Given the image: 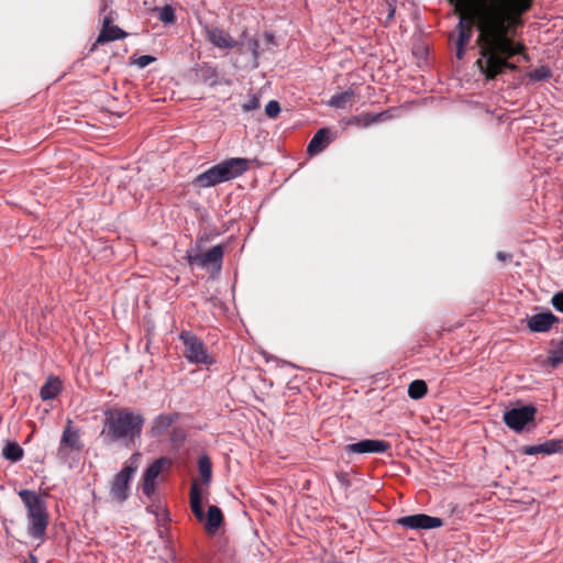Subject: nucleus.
Masks as SVG:
<instances>
[{"label": "nucleus", "mask_w": 563, "mask_h": 563, "mask_svg": "<svg viewBox=\"0 0 563 563\" xmlns=\"http://www.w3.org/2000/svg\"><path fill=\"white\" fill-rule=\"evenodd\" d=\"M537 408L532 405L511 408L504 412L503 420L505 424L516 431L521 432L525 428L534 427Z\"/></svg>", "instance_id": "obj_6"}, {"label": "nucleus", "mask_w": 563, "mask_h": 563, "mask_svg": "<svg viewBox=\"0 0 563 563\" xmlns=\"http://www.w3.org/2000/svg\"><path fill=\"white\" fill-rule=\"evenodd\" d=\"M280 112V106L277 101L271 100L265 107V113L269 118H276Z\"/></svg>", "instance_id": "obj_31"}, {"label": "nucleus", "mask_w": 563, "mask_h": 563, "mask_svg": "<svg viewBox=\"0 0 563 563\" xmlns=\"http://www.w3.org/2000/svg\"><path fill=\"white\" fill-rule=\"evenodd\" d=\"M355 90L349 88L346 91L335 93L328 101V104L336 109H345L349 103H352L355 98Z\"/></svg>", "instance_id": "obj_23"}, {"label": "nucleus", "mask_w": 563, "mask_h": 563, "mask_svg": "<svg viewBox=\"0 0 563 563\" xmlns=\"http://www.w3.org/2000/svg\"><path fill=\"white\" fill-rule=\"evenodd\" d=\"M198 470L203 484H208L212 477V464L211 460L207 455L199 457Z\"/></svg>", "instance_id": "obj_25"}, {"label": "nucleus", "mask_w": 563, "mask_h": 563, "mask_svg": "<svg viewBox=\"0 0 563 563\" xmlns=\"http://www.w3.org/2000/svg\"><path fill=\"white\" fill-rule=\"evenodd\" d=\"M383 117V113H379V114H369V113H363V114H360V115H356L354 118V121L358 124V125H362V126H368L375 122H378L380 120V118Z\"/></svg>", "instance_id": "obj_29"}, {"label": "nucleus", "mask_w": 563, "mask_h": 563, "mask_svg": "<svg viewBox=\"0 0 563 563\" xmlns=\"http://www.w3.org/2000/svg\"><path fill=\"white\" fill-rule=\"evenodd\" d=\"M522 7H520V18H523L533 7L534 0H523Z\"/></svg>", "instance_id": "obj_35"}, {"label": "nucleus", "mask_w": 563, "mask_h": 563, "mask_svg": "<svg viewBox=\"0 0 563 563\" xmlns=\"http://www.w3.org/2000/svg\"><path fill=\"white\" fill-rule=\"evenodd\" d=\"M551 302L558 311L563 312V292H556Z\"/></svg>", "instance_id": "obj_33"}, {"label": "nucleus", "mask_w": 563, "mask_h": 563, "mask_svg": "<svg viewBox=\"0 0 563 563\" xmlns=\"http://www.w3.org/2000/svg\"><path fill=\"white\" fill-rule=\"evenodd\" d=\"M563 363V339L559 342L558 346L550 351L547 364L556 368Z\"/></svg>", "instance_id": "obj_27"}, {"label": "nucleus", "mask_w": 563, "mask_h": 563, "mask_svg": "<svg viewBox=\"0 0 563 563\" xmlns=\"http://www.w3.org/2000/svg\"><path fill=\"white\" fill-rule=\"evenodd\" d=\"M428 393L427 383L422 379H416L410 383L408 387V396L411 399L418 400L423 398Z\"/></svg>", "instance_id": "obj_24"}, {"label": "nucleus", "mask_w": 563, "mask_h": 563, "mask_svg": "<svg viewBox=\"0 0 563 563\" xmlns=\"http://www.w3.org/2000/svg\"><path fill=\"white\" fill-rule=\"evenodd\" d=\"M2 454L7 460L18 462L23 457V449L15 442H9L4 446Z\"/></svg>", "instance_id": "obj_26"}, {"label": "nucleus", "mask_w": 563, "mask_h": 563, "mask_svg": "<svg viewBox=\"0 0 563 563\" xmlns=\"http://www.w3.org/2000/svg\"><path fill=\"white\" fill-rule=\"evenodd\" d=\"M533 81L547 80L552 76V73L548 66H540L527 75Z\"/></svg>", "instance_id": "obj_28"}, {"label": "nucleus", "mask_w": 563, "mask_h": 563, "mask_svg": "<svg viewBox=\"0 0 563 563\" xmlns=\"http://www.w3.org/2000/svg\"><path fill=\"white\" fill-rule=\"evenodd\" d=\"M249 168L250 159L242 157L229 158L198 175L194 185L200 188L216 186L243 175Z\"/></svg>", "instance_id": "obj_4"}, {"label": "nucleus", "mask_w": 563, "mask_h": 563, "mask_svg": "<svg viewBox=\"0 0 563 563\" xmlns=\"http://www.w3.org/2000/svg\"><path fill=\"white\" fill-rule=\"evenodd\" d=\"M387 9H388V14H387L386 23H389L394 19L396 8L391 2H387Z\"/></svg>", "instance_id": "obj_36"}, {"label": "nucleus", "mask_w": 563, "mask_h": 563, "mask_svg": "<svg viewBox=\"0 0 563 563\" xmlns=\"http://www.w3.org/2000/svg\"><path fill=\"white\" fill-rule=\"evenodd\" d=\"M331 131L328 128H322L316 132L307 146V153L314 156L323 152L331 143Z\"/></svg>", "instance_id": "obj_15"}, {"label": "nucleus", "mask_w": 563, "mask_h": 563, "mask_svg": "<svg viewBox=\"0 0 563 563\" xmlns=\"http://www.w3.org/2000/svg\"><path fill=\"white\" fill-rule=\"evenodd\" d=\"M223 522V515L219 507L209 506L207 512L206 530L208 533H214Z\"/></svg>", "instance_id": "obj_22"}, {"label": "nucleus", "mask_w": 563, "mask_h": 563, "mask_svg": "<svg viewBox=\"0 0 563 563\" xmlns=\"http://www.w3.org/2000/svg\"><path fill=\"white\" fill-rule=\"evenodd\" d=\"M190 508L195 517L199 521H202L205 519V514L202 510L201 490L196 481L192 482L190 487Z\"/></svg>", "instance_id": "obj_21"}, {"label": "nucleus", "mask_w": 563, "mask_h": 563, "mask_svg": "<svg viewBox=\"0 0 563 563\" xmlns=\"http://www.w3.org/2000/svg\"><path fill=\"white\" fill-rule=\"evenodd\" d=\"M62 390V382L58 377L51 376L41 387L40 397L42 400H51L59 395Z\"/></svg>", "instance_id": "obj_20"}, {"label": "nucleus", "mask_w": 563, "mask_h": 563, "mask_svg": "<svg viewBox=\"0 0 563 563\" xmlns=\"http://www.w3.org/2000/svg\"><path fill=\"white\" fill-rule=\"evenodd\" d=\"M224 255V246L219 244L214 245L205 253L187 252V261L190 266H198L201 268H213L217 272L221 269Z\"/></svg>", "instance_id": "obj_7"}, {"label": "nucleus", "mask_w": 563, "mask_h": 563, "mask_svg": "<svg viewBox=\"0 0 563 563\" xmlns=\"http://www.w3.org/2000/svg\"><path fill=\"white\" fill-rule=\"evenodd\" d=\"M159 20L165 23H173L175 21V12L170 5H165L159 12Z\"/></svg>", "instance_id": "obj_30"}, {"label": "nucleus", "mask_w": 563, "mask_h": 563, "mask_svg": "<svg viewBox=\"0 0 563 563\" xmlns=\"http://www.w3.org/2000/svg\"><path fill=\"white\" fill-rule=\"evenodd\" d=\"M563 450V441L559 439L548 440L537 445L522 446L521 452L526 455L543 454L549 455L561 452Z\"/></svg>", "instance_id": "obj_13"}, {"label": "nucleus", "mask_w": 563, "mask_h": 563, "mask_svg": "<svg viewBox=\"0 0 563 563\" xmlns=\"http://www.w3.org/2000/svg\"><path fill=\"white\" fill-rule=\"evenodd\" d=\"M155 60V58L151 55H142L140 56L136 60H135V64L140 67V68H144L146 67L147 65H150L151 63H153Z\"/></svg>", "instance_id": "obj_34"}, {"label": "nucleus", "mask_w": 563, "mask_h": 563, "mask_svg": "<svg viewBox=\"0 0 563 563\" xmlns=\"http://www.w3.org/2000/svg\"><path fill=\"white\" fill-rule=\"evenodd\" d=\"M556 321L558 318L550 311L537 313L528 319V328L532 332H547Z\"/></svg>", "instance_id": "obj_16"}, {"label": "nucleus", "mask_w": 563, "mask_h": 563, "mask_svg": "<svg viewBox=\"0 0 563 563\" xmlns=\"http://www.w3.org/2000/svg\"><path fill=\"white\" fill-rule=\"evenodd\" d=\"M144 417L130 408H110L104 411L103 427L100 435L106 443L123 442L134 444L140 439Z\"/></svg>", "instance_id": "obj_2"}, {"label": "nucleus", "mask_w": 563, "mask_h": 563, "mask_svg": "<svg viewBox=\"0 0 563 563\" xmlns=\"http://www.w3.org/2000/svg\"><path fill=\"white\" fill-rule=\"evenodd\" d=\"M450 4L459 16L455 31L450 34L456 58H464L474 29L477 32L475 46L478 49L475 66L486 81L495 80L508 71H517L518 65L514 60L517 56L528 59L526 45L515 38L517 31L525 25V18L488 8L485 3Z\"/></svg>", "instance_id": "obj_1"}, {"label": "nucleus", "mask_w": 563, "mask_h": 563, "mask_svg": "<svg viewBox=\"0 0 563 563\" xmlns=\"http://www.w3.org/2000/svg\"><path fill=\"white\" fill-rule=\"evenodd\" d=\"M60 446L76 451H79L82 448L79 430L73 427V421L70 419L67 420V424L63 431Z\"/></svg>", "instance_id": "obj_17"}, {"label": "nucleus", "mask_w": 563, "mask_h": 563, "mask_svg": "<svg viewBox=\"0 0 563 563\" xmlns=\"http://www.w3.org/2000/svg\"><path fill=\"white\" fill-rule=\"evenodd\" d=\"M179 340L184 344L183 354L191 364L212 365L213 357L208 353L207 345L195 333L190 331H181Z\"/></svg>", "instance_id": "obj_5"}, {"label": "nucleus", "mask_w": 563, "mask_h": 563, "mask_svg": "<svg viewBox=\"0 0 563 563\" xmlns=\"http://www.w3.org/2000/svg\"><path fill=\"white\" fill-rule=\"evenodd\" d=\"M261 106L260 103V99L256 97V96H252L247 102L243 103L242 104V110L244 112H250V111H253V110H256L258 109Z\"/></svg>", "instance_id": "obj_32"}, {"label": "nucleus", "mask_w": 563, "mask_h": 563, "mask_svg": "<svg viewBox=\"0 0 563 563\" xmlns=\"http://www.w3.org/2000/svg\"><path fill=\"white\" fill-rule=\"evenodd\" d=\"M179 418V415L174 413H163L157 416L151 427V434L153 437H159L164 434L167 429L175 423Z\"/></svg>", "instance_id": "obj_18"}, {"label": "nucleus", "mask_w": 563, "mask_h": 563, "mask_svg": "<svg viewBox=\"0 0 563 563\" xmlns=\"http://www.w3.org/2000/svg\"><path fill=\"white\" fill-rule=\"evenodd\" d=\"M25 509L27 532L36 540H44L49 522V514L44 498L35 490L21 489L18 492Z\"/></svg>", "instance_id": "obj_3"}, {"label": "nucleus", "mask_w": 563, "mask_h": 563, "mask_svg": "<svg viewBox=\"0 0 563 563\" xmlns=\"http://www.w3.org/2000/svg\"><path fill=\"white\" fill-rule=\"evenodd\" d=\"M397 523L404 528L412 530H429L442 527L443 522L438 517H431L426 514H417L400 517Z\"/></svg>", "instance_id": "obj_9"}, {"label": "nucleus", "mask_w": 563, "mask_h": 563, "mask_svg": "<svg viewBox=\"0 0 563 563\" xmlns=\"http://www.w3.org/2000/svg\"><path fill=\"white\" fill-rule=\"evenodd\" d=\"M125 36H126V33L124 31H122L117 25H111L110 20L108 18H106L103 21V27L90 51H95L99 44H103V43L115 41V40H121V38H124Z\"/></svg>", "instance_id": "obj_14"}, {"label": "nucleus", "mask_w": 563, "mask_h": 563, "mask_svg": "<svg viewBox=\"0 0 563 563\" xmlns=\"http://www.w3.org/2000/svg\"><path fill=\"white\" fill-rule=\"evenodd\" d=\"M208 38L214 46L220 48H232L236 45V42L228 32L218 27L208 30Z\"/></svg>", "instance_id": "obj_19"}, {"label": "nucleus", "mask_w": 563, "mask_h": 563, "mask_svg": "<svg viewBox=\"0 0 563 563\" xmlns=\"http://www.w3.org/2000/svg\"><path fill=\"white\" fill-rule=\"evenodd\" d=\"M390 449V444L384 440L364 439L356 443L346 444L344 451L346 454H366L385 453Z\"/></svg>", "instance_id": "obj_10"}, {"label": "nucleus", "mask_w": 563, "mask_h": 563, "mask_svg": "<svg viewBox=\"0 0 563 563\" xmlns=\"http://www.w3.org/2000/svg\"><path fill=\"white\" fill-rule=\"evenodd\" d=\"M168 463L166 457H159L154 461L145 471L142 483V492L151 497L155 492V481L159 476L164 465Z\"/></svg>", "instance_id": "obj_12"}, {"label": "nucleus", "mask_w": 563, "mask_h": 563, "mask_svg": "<svg viewBox=\"0 0 563 563\" xmlns=\"http://www.w3.org/2000/svg\"><path fill=\"white\" fill-rule=\"evenodd\" d=\"M449 2H461L464 4L485 3L488 8L520 15V7L523 0H449Z\"/></svg>", "instance_id": "obj_11"}, {"label": "nucleus", "mask_w": 563, "mask_h": 563, "mask_svg": "<svg viewBox=\"0 0 563 563\" xmlns=\"http://www.w3.org/2000/svg\"><path fill=\"white\" fill-rule=\"evenodd\" d=\"M136 472V466L125 465L112 479L110 496L117 503H123L129 497L130 481Z\"/></svg>", "instance_id": "obj_8"}, {"label": "nucleus", "mask_w": 563, "mask_h": 563, "mask_svg": "<svg viewBox=\"0 0 563 563\" xmlns=\"http://www.w3.org/2000/svg\"><path fill=\"white\" fill-rule=\"evenodd\" d=\"M250 45L252 46V49L254 51V55L256 56L257 55L256 48L258 47V42L256 40H254L250 43Z\"/></svg>", "instance_id": "obj_38"}, {"label": "nucleus", "mask_w": 563, "mask_h": 563, "mask_svg": "<svg viewBox=\"0 0 563 563\" xmlns=\"http://www.w3.org/2000/svg\"><path fill=\"white\" fill-rule=\"evenodd\" d=\"M496 257H497V260H499L500 262H505V261H507V260H510V258H511V255H510V254H507V253H505V252H498V253L496 254Z\"/></svg>", "instance_id": "obj_37"}]
</instances>
